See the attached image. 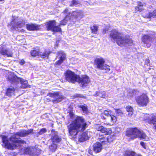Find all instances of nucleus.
<instances>
[{
    "label": "nucleus",
    "instance_id": "nucleus-1",
    "mask_svg": "<svg viewBox=\"0 0 156 156\" xmlns=\"http://www.w3.org/2000/svg\"><path fill=\"white\" fill-rule=\"evenodd\" d=\"M67 116L69 122L72 123L67 126L68 131L71 138H75L79 131L84 130L87 124L82 117L76 116L72 112H69Z\"/></svg>",
    "mask_w": 156,
    "mask_h": 156
},
{
    "label": "nucleus",
    "instance_id": "nucleus-2",
    "mask_svg": "<svg viewBox=\"0 0 156 156\" xmlns=\"http://www.w3.org/2000/svg\"><path fill=\"white\" fill-rule=\"evenodd\" d=\"M33 132V129H29L27 130H23L16 133L12 136L10 138V140L12 143L9 142L8 138L7 136H2V140L4 147L8 149L12 150L17 147H20V144L26 143L25 141L22 140H20L19 137H25Z\"/></svg>",
    "mask_w": 156,
    "mask_h": 156
},
{
    "label": "nucleus",
    "instance_id": "nucleus-3",
    "mask_svg": "<svg viewBox=\"0 0 156 156\" xmlns=\"http://www.w3.org/2000/svg\"><path fill=\"white\" fill-rule=\"evenodd\" d=\"M109 37L112 41L116 42L118 45L121 47L126 46L127 44L130 45V44L133 43L132 40L123 37L121 34L116 30L111 31Z\"/></svg>",
    "mask_w": 156,
    "mask_h": 156
},
{
    "label": "nucleus",
    "instance_id": "nucleus-4",
    "mask_svg": "<svg viewBox=\"0 0 156 156\" xmlns=\"http://www.w3.org/2000/svg\"><path fill=\"white\" fill-rule=\"evenodd\" d=\"M126 135L132 139L139 137L140 139H144L146 141H148L149 139L148 136L144 132L136 128L130 129L127 130Z\"/></svg>",
    "mask_w": 156,
    "mask_h": 156
},
{
    "label": "nucleus",
    "instance_id": "nucleus-5",
    "mask_svg": "<svg viewBox=\"0 0 156 156\" xmlns=\"http://www.w3.org/2000/svg\"><path fill=\"white\" fill-rule=\"evenodd\" d=\"M8 80L13 85L16 86L20 83L21 85L20 86L21 88H25L29 87V85L28 84L27 81L23 79L18 77L14 74L9 75L8 76Z\"/></svg>",
    "mask_w": 156,
    "mask_h": 156
},
{
    "label": "nucleus",
    "instance_id": "nucleus-6",
    "mask_svg": "<svg viewBox=\"0 0 156 156\" xmlns=\"http://www.w3.org/2000/svg\"><path fill=\"white\" fill-rule=\"evenodd\" d=\"M105 61L102 58H96L95 59L94 64L95 67L100 70H105V72H107L110 70L109 66L104 65Z\"/></svg>",
    "mask_w": 156,
    "mask_h": 156
},
{
    "label": "nucleus",
    "instance_id": "nucleus-7",
    "mask_svg": "<svg viewBox=\"0 0 156 156\" xmlns=\"http://www.w3.org/2000/svg\"><path fill=\"white\" fill-rule=\"evenodd\" d=\"M141 40L145 47L149 48L152 43L156 42V38L148 35H144L142 37Z\"/></svg>",
    "mask_w": 156,
    "mask_h": 156
},
{
    "label": "nucleus",
    "instance_id": "nucleus-8",
    "mask_svg": "<svg viewBox=\"0 0 156 156\" xmlns=\"http://www.w3.org/2000/svg\"><path fill=\"white\" fill-rule=\"evenodd\" d=\"M136 100L137 104L141 106H146L149 102V98L145 94L137 96L136 98Z\"/></svg>",
    "mask_w": 156,
    "mask_h": 156
},
{
    "label": "nucleus",
    "instance_id": "nucleus-9",
    "mask_svg": "<svg viewBox=\"0 0 156 156\" xmlns=\"http://www.w3.org/2000/svg\"><path fill=\"white\" fill-rule=\"evenodd\" d=\"M66 79L69 82L74 83L77 82L78 79L79 75L70 70H67L66 73Z\"/></svg>",
    "mask_w": 156,
    "mask_h": 156
},
{
    "label": "nucleus",
    "instance_id": "nucleus-10",
    "mask_svg": "<svg viewBox=\"0 0 156 156\" xmlns=\"http://www.w3.org/2000/svg\"><path fill=\"white\" fill-rule=\"evenodd\" d=\"M47 29L48 30H51L53 32H60L61 29L59 26H56L55 20L50 21L47 23Z\"/></svg>",
    "mask_w": 156,
    "mask_h": 156
},
{
    "label": "nucleus",
    "instance_id": "nucleus-11",
    "mask_svg": "<svg viewBox=\"0 0 156 156\" xmlns=\"http://www.w3.org/2000/svg\"><path fill=\"white\" fill-rule=\"evenodd\" d=\"M23 151L25 154L30 156H38L40 153V151L35 148L27 147L24 148Z\"/></svg>",
    "mask_w": 156,
    "mask_h": 156
},
{
    "label": "nucleus",
    "instance_id": "nucleus-12",
    "mask_svg": "<svg viewBox=\"0 0 156 156\" xmlns=\"http://www.w3.org/2000/svg\"><path fill=\"white\" fill-rule=\"evenodd\" d=\"M48 96L55 99L52 100L54 103H57L61 102L64 98L63 96L62 95L59 94L58 92L49 93L47 96Z\"/></svg>",
    "mask_w": 156,
    "mask_h": 156
},
{
    "label": "nucleus",
    "instance_id": "nucleus-13",
    "mask_svg": "<svg viewBox=\"0 0 156 156\" xmlns=\"http://www.w3.org/2000/svg\"><path fill=\"white\" fill-rule=\"evenodd\" d=\"M90 81V79L88 76H83L80 77L79 76L77 82H79L82 87H84L87 86Z\"/></svg>",
    "mask_w": 156,
    "mask_h": 156
},
{
    "label": "nucleus",
    "instance_id": "nucleus-14",
    "mask_svg": "<svg viewBox=\"0 0 156 156\" xmlns=\"http://www.w3.org/2000/svg\"><path fill=\"white\" fill-rule=\"evenodd\" d=\"M57 57H59V59L55 63V65L56 66H59L66 59V55L62 51H59L57 53Z\"/></svg>",
    "mask_w": 156,
    "mask_h": 156
},
{
    "label": "nucleus",
    "instance_id": "nucleus-15",
    "mask_svg": "<svg viewBox=\"0 0 156 156\" xmlns=\"http://www.w3.org/2000/svg\"><path fill=\"white\" fill-rule=\"evenodd\" d=\"M0 54L4 57H12V52L9 48H5L3 47L0 48Z\"/></svg>",
    "mask_w": 156,
    "mask_h": 156
},
{
    "label": "nucleus",
    "instance_id": "nucleus-16",
    "mask_svg": "<svg viewBox=\"0 0 156 156\" xmlns=\"http://www.w3.org/2000/svg\"><path fill=\"white\" fill-rule=\"evenodd\" d=\"M50 139L52 142L56 143L59 142L61 140V137L58 135V132L53 131V130L52 131L51 134Z\"/></svg>",
    "mask_w": 156,
    "mask_h": 156
},
{
    "label": "nucleus",
    "instance_id": "nucleus-17",
    "mask_svg": "<svg viewBox=\"0 0 156 156\" xmlns=\"http://www.w3.org/2000/svg\"><path fill=\"white\" fill-rule=\"evenodd\" d=\"M68 12V9H65L64 11L63 12L64 13L66 14H67V15L65 19L61 21L60 24V25H66L68 21L70 20V12H69L67 13Z\"/></svg>",
    "mask_w": 156,
    "mask_h": 156
},
{
    "label": "nucleus",
    "instance_id": "nucleus-18",
    "mask_svg": "<svg viewBox=\"0 0 156 156\" xmlns=\"http://www.w3.org/2000/svg\"><path fill=\"white\" fill-rule=\"evenodd\" d=\"M103 114L110 119L112 122L114 123L116 122V117L113 115H111V112L109 111L105 110L103 112Z\"/></svg>",
    "mask_w": 156,
    "mask_h": 156
},
{
    "label": "nucleus",
    "instance_id": "nucleus-19",
    "mask_svg": "<svg viewBox=\"0 0 156 156\" xmlns=\"http://www.w3.org/2000/svg\"><path fill=\"white\" fill-rule=\"evenodd\" d=\"M94 151L96 153H99L102 149V146L101 143L97 142L93 145Z\"/></svg>",
    "mask_w": 156,
    "mask_h": 156
},
{
    "label": "nucleus",
    "instance_id": "nucleus-20",
    "mask_svg": "<svg viewBox=\"0 0 156 156\" xmlns=\"http://www.w3.org/2000/svg\"><path fill=\"white\" fill-rule=\"evenodd\" d=\"M27 28L28 30L34 31L38 30L39 29V26L36 24H27L26 25Z\"/></svg>",
    "mask_w": 156,
    "mask_h": 156
},
{
    "label": "nucleus",
    "instance_id": "nucleus-21",
    "mask_svg": "<svg viewBox=\"0 0 156 156\" xmlns=\"http://www.w3.org/2000/svg\"><path fill=\"white\" fill-rule=\"evenodd\" d=\"M70 15L79 19H81L83 16V12L78 11L73 12L72 13H70Z\"/></svg>",
    "mask_w": 156,
    "mask_h": 156
},
{
    "label": "nucleus",
    "instance_id": "nucleus-22",
    "mask_svg": "<svg viewBox=\"0 0 156 156\" xmlns=\"http://www.w3.org/2000/svg\"><path fill=\"white\" fill-rule=\"evenodd\" d=\"M13 21L11 22V24L14 29L15 28H21L23 27L25 25V22L23 21H20L17 22H15L14 24H13Z\"/></svg>",
    "mask_w": 156,
    "mask_h": 156
},
{
    "label": "nucleus",
    "instance_id": "nucleus-23",
    "mask_svg": "<svg viewBox=\"0 0 156 156\" xmlns=\"http://www.w3.org/2000/svg\"><path fill=\"white\" fill-rule=\"evenodd\" d=\"M87 132H83L82 134L80 135L79 137V140L80 142H83L89 139L88 136L87 135Z\"/></svg>",
    "mask_w": 156,
    "mask_h": 156
},
{
    "label": "nucleus",
    "instance_id": "nucleus-24",
    "mask_svg": "<svg viewBox=\"0 0 156 156\" xmlns=\"http://www.w3.org/2000/svg\"><path fill=\"white\" fill-rule=\"evenodd\" d=\"M142 16L145 18H150L151 17L156 18V10H154L152 12L150 11L147 15L143 14Z\"/></svg>",
    "mask_w": 156,
    "mask_h": 156
},
{
    "label": "nucleus",
    "instance_id": "nucleus-25",
    "mask_svg": "<svg viewBox=\"0 0 156 156\" xmlns=\"http://www.w3.org/2000/svg\"><path fill=\"white\" fill-rule=\"evenodd\" d=\"M96 129L98 131H100L102 133H106V134L108 133V129L105 128L103 126L101 125H99L97 126L96 127Z\"/></svg>",
    "mask_w": 156,
    "mask_h": 156
},
{
    "label": "nucleus",
    "instance_id": "nucleus-26",
    "mask_svg": "<svg viewBox=\"0 0 156 156\" xmlns=\"http://www.w3.org/2000/svg\"><path fill=\"white\" fill-rule=\"evenodd\" d=\"M148 120L150 123L153 124L154 129H156V116L152 115L151 118H149Z\"/></svg>",
    "mask_w": 156,
    "mask_h": 156
},
{
    "label": "nucleus",
    "instance_id": "nucleus-27",
    "mask_svg": "<svg viewBox=\"0 0 156 156\" xmlns=\"http://www.w3.org/2000/svg\"><path fill=\"white\" fill-rule=\"evenodd\" d=\"M14 92L15 89L14 88H8L7 89L5 94L6 95L9 97H11L14 95Z\"/></svg>",
    "mask_w": 156,
    "mask_h": 156
},
{
    "label": "nucleus",
    "instance_id": "nucleus-28",
    "mask_svg": "<svg viewBox=\"0 0 156 156\" xmlns=\"http://www.w3.org/2000/svg\"><path fill=\"white\" fill-rule=\"evenodd\" d=\"M38 57L43 58L48 57L49 53L48 51H44L43 52H41L39 50Z\"/></svg>",
    "mask_w": 156,
    "mask_h": 156
},
{
    "label": "nucleus",
    "instance_id": "nucleus-29",
    "mask_svg": "<svg viewBox=\"0 0 156 156\" xmlns=\"http://www.w3.org/2000/svg\"><path fill=\"white\" fill-rule=\"evenodd\" d=\"M94 96H99L101 98H105V92L104 91L99 90L96 91Z\"/></svg>",
    "mask_w": 156,
    "mask_h": 156
},
{
    "label": "nucleus",
    "instance_id": "nucleus-30",
    "mask_svg": "<svg viewBox=\"0 0 156 156\" xmlns=\"http://www.w3.org/2000/svg\"><path fill=\"white\" fill-rule=\"evenodd\" d=\"M136 91L135 90L129 89L128 91L127 96L129 98H131L136 94Z\"/></svg>",
    "mask_w": 156,
    "mask_h": 156
},
{
    "label": "nucleus",
    "instance_id": "nucleus-31",
    "mask_svg": "<svg viewBox=\"0 0 156 156\" xmlns=\"http://www.w3.org/2000/svg\"><path fill=\"white\" fill-rule=\"evenodd\" d=\"M124 156H142L140 155H137L132 151H126Z\"/></svg>",
    "mask_w": 156,
    "mask_h": 156
},
{
    "label": "nucleus",
    "instance_id": "nucleus-32",
    "mask_svg": "<svg viewBox=\"0 0 156 156\" xmlns=\"http://www.w3.org/2000/svg\"><path fill=\"white\" fill-rule=\"evenodd\" d=\"M80 108L82 109L83 111V114L85 115L87 114L88 112L87 107L86 105H81L80 106Z\"/></svg>",
    "mask_w": 156,
    "mask_h": 156
},
{
    "label": "nucleus",
    "instance_id": "nucleus-33",
    "mask_svg": "<svg viewBox=\"0 0 156 156\" xmlns=\"http://www.w3.org/2000/svg\"><path fill=\"white\" fill-rule=\"evenodd\" d=\"M39 50V49H37L31 51L30 52L31 55L33 56H38Z\"/></svg>",
    "mask_w": 156,
    "mask_h": 156
},
{
    "label": "nucleus",
    "instance_id": "nucleus-34",
    "mask_svg": "<svg viewBox=\"0 0 156 156\" xmlns=\"http://www.w3.org/2000/svg\"><path fill=\"white\" fill-rule=\"evenodd\" d=\"M143 5L142 3L139 2L138 3L137 7H136L135 9L136 10L141 12L143 9Z\"/></svg>",
    "mask_w": 156,
    "mask_h": 156
},
{
    "label": "nucleus",
    "instance_id": "nucleus-35",
    "mask_svg": "<svg viewBox=\"0 0 156 156\" xmlns=\"http://www.w3.org/2000/svg\"><path fill=\"white\" fill-rule=\"evenodd\" d=\"M57 147L56 144H53L50 146L49 149L52 152L55 151L57 149Z\"/></svg>",
    "mask_w": 156,
    "mask_h": 156
},
{
    "label": "nucleus",
    "instance_id": "nucleus-36",
    "mask_svg": "<svg viewBox=\"0 0 156 156\" xmlns=\"http://www.w3.org/2000/svg\"><path fill=\"white\" fill-rule=\"evenodd\" d=\"M90 29L91 30L92 33L94 34H97L98 32V27L94 25L90 27Z\"/></svg>",
    "mask_w": 156,
    "mask_h": 156
},
{
    "label": "nucleus",
    "instance_id": "nucleus-37",
    "mask_svg": "<svg viewBox=\"0 0 156 156\" xmlns=\"http://www.w3.org/2000/svg\"><path fill=\"white\" fill-rule=\"evenodd\" d=\"M99 139L101 143L102 146L106 144L107 142V138H104L103 136H101V138H99Z\"/></svg>",
    "mask_w": 156,
    "mask_h": 156
},
{
    "label": "nucleus",
    "instance_id": "nucleus-38",
    "mask_svg": "<svg viewBox=\"0 0 156 156\" xmlns=\"http://www.w3.org/2000/svg\"><path fill=\"white\" fill-rule=\"evenodd\" d=\"M115 138V136L113 135H110L109 136L107 139V140L108 142H112L114 140Z\"/></svg>",
    "mask_w": 156,
    "mask_h": 156
},
{
    "label": "nucleus",
    "instance_id": "nucleus-39",
    "mask_svg": "<svg viewBox=\"0 0 156 156\" xmlns=\"http://www.w3.org/2000/svg\"><path fill=\"white\" fill-rule=\"evenodd\" d=\"M115 112L117 116H121L123 114L122 112L120 109H115Z\"/></svg>",
    "mask_w": 156,
    "mask_h": 156
},
{
    "label": "nucleus",
    "instance_id": "nucleus-40",
    "mask_svg": "<svg viewBox=\"0 0 156 156\" xmlns=\"http://www.w3.org/2000/svg\"><path fill=\"white\" fill-rule=\"evenodd\" d=\"M47 132V129L45 128H42L41 129L40 131L38 132L39 135H42Z\"/></svg>",
    "mask_w": 156,
    "mask_h": 156
},
{
    "label": "nucleus",
    "instance_id": "nucleus-41",
    "mask_svg": "<svg viewBox=\"0 0 156 156\" xmlns=\"http://www.w3.org/2000/svg\"><path fill=\"white\" fill-rule=\"evenodd\" d=\"M79 3V0H73L72 1V4L70 5V6L76 5Z\"/></svg>",
    "mask_w": 156,
    "mask_h": 156
},
{
    "label": "nucleus",
    "instance_id": "nucleus-42",
    "mask_svg": "<svg viewBox=\"0 0 156 156\" xmlns=\"http://www.w3.org/2000/svg\"><path fill=\"white\" fill-rule=\"evenodd\" d=\"M126 110L128 112H133V108L130 106H128L126 107Z\"/></svg>",
    "mask_w": 156,
    "mask_h": 156
},
{
    "label": "nucleus",
    "instance_id": "nucleus-43",
    "mask_svg": "<svg viewBox=\"0 0 156 156\" xmlns=\"http://www.w3.org/2000/svg\"><path fill=\"white\" fill-rule=\"evenodd\" d=\"M20 63L21 65H22L25 63V62L23 60H22L20 62Z\"/></svg>",
    "mask_w": 156,
    "mask_h": 156
},
{
    "label": "nucleus",
    "instance_id": "nucleus-44",
    "mask_svg": "<svg viewBox=\"0 0 156 156\" xmlns=\"http://www.w3.org/2000/svg\"><path fill=\"white\" fill-rule=\"evenodd\" d=\"M140 145L144 148H145V144L144 143V142H142L140 143Z\"/></svg>",
    "mask_w": 156,
    "mask_h": 156
},
{
    "label": "nucleus",
    "instance_id": "nucleus-45",
    "mask_svg": "<svg viewBox=\"0 0 156 156\" xmlns=\"http://www.w3.org/2000/svg\"><path fill=\"white\" fill-rule=\"evenodd\" d=\"M75 96L76 97H79V98H82L83 97L82 95L80 94H76Z\"/></svg>",
    "mask_w": 156,
    "mask_h": 156
},
{
    "label": "nucleus",
    "instance_id": "nucleus-46",
    "mask_svg": "<svg viewBox=\"0 0 156 156\" xmlns=\"http://www.w3.org/2000/svg\"><path fill=\"white\" fill-rule=\"evenodd\" d=\"M108 31V30L106 29H104L103 31V33L104 34L106 33Z\"/></svg>",
    "mask_w": 156,
    "mask_h": 156
},
{
    "label": "nucleus",
    "instance_id": "nucleus-47",
    "mask_svg": "<svg viewBox=\"0 0 156 156\" xmlns=\"http://www.w3.org/2000/svg\"><path fill=\"white\" fill-rule=\"evenodd\" d=\"M145 63L146 64L148 65V64L149 63V60L148 59H146L145 61Z\"/></svg>",
    "mask_w": 156,
    "mask_h": 156
},
{
    "label": "nucleus",
    "instance_id": "nucleus-48",
    "mask_svg": "<svg viewBox=\"0 0 156 156\" xmlns=\"http://www.w3.org/2000/svg\"><path fill=\"white\" fill-rule=\"evenodd\" d=\"M133 114V112H129V113L128 115V116H131Z\"/></svg>",
    "mask_w": 156,
    "mask_h": 156
},
{
    "label": "nucleus",
    "instance_id": "nucleus-49",
    "mask_svg": "<svg viewBox=\"0 0 156 156\" xmlns=\"http://www.w3.org/2000/svg\"><path fill=\"white\" fill-rule=\"evenodd\" d=\"M101 118L103 119H106V118L105 117H104V116H101Z\"/></svg>",
    "mask_w": 156,
    "mask_h": 156
},
{
    "label": "nucleus",
    "instance_id": "nucleus-50",
    "mask_svg": "<svg viewBox=\"0 0 156 156\" xmlns=\"http://www.w3.org/2000/svg\"><path fill=\"white\" fill-rule=\"evenodd\" d=\"M4 0H0V1H4Z\"/></svg>",
    "mask_w": 156,
    "mask_h": 156
},
{
    "label": "nucleus",
    "instance_id": "nucleus-51",
    "mask_svg": "<svg viewBox=\"0 0 156 156\" xmlns=\"http://www.w3.org/2000/svg\"><path fill=\"white\" fill-rule=\"evenodd\" d=\"M85 4H87L86 3V2H85Z\"/></svg>",
    "mask_w": 156,
    "mask_h": 156
},
{
    "label": "nucleus",
    "instance_id": "nucleus-52",
    "mask_svg": "<svg viewBox=\"0 0 156 156\" xmlns=\"http://www.w3.org/2000/svg\"><path fill=\"white\" fill-rule=\"evenodd\" d=\"M1 17V14H0V18Z\"/></svg>",
    "mask_w": 156,
    "mask_h": 156
}]
</instances>
